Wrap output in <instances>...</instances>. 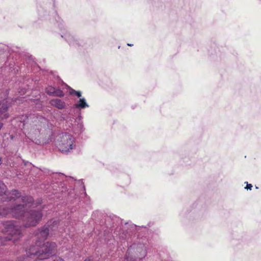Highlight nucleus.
I'll use <instances>...</instances> for the list:
<instances>
[{"instance_id": "4", "label": "nucleus", "mask_w": 261, "mask_h": 261, "mask_svg": "<svg viewBox=\"0 0 261 261\" xmlns=\"http://www.w3.org/2000/svg\"><path fill=\"white\" fill-rule=\"evenodd\" d=\"M4 232L6 235L7 240L13 242L18 240L22 236L21 227L13 221L6 223Z\"/></svg>"}, {"instance_id": "19", "label": "nucleus", "mask_w": 261, "mask_h": 261, "mask_svg": "<svg viewBox=\"0 0 261 261\" xmlns=\"http://www.w3.org/2000/svg\"><path fill=\"white\" fill-rule=\"evenodd\" d=\"M127 45H128V46H133V44H130V43H128V44H127Z\"/></svg>"}, {"instance_id": "17", "label": "nucleus", "mask_w": 261, "mask_h": 261, "mask_svg": "<svg viewBox=\"0 0 261 261\" xmlns=\"http://www.w3.org/2000/svg\"><path fill=\"white\" fill-rule=\"evenodd\" d=\"M247 183V186L246 187H245V189H247V190H251V188L252 187V186L251 184H248L247 182H246Z\"/></svg>"}, {"instance_id": "10", "label": "nucleus", "mask_w": 261, "mask_h": 261, "mask_svg": "<svg viewBox=\"0 0 261 261\" xmlns=\"http://www.w3.org/2000/svg\"><path fill=\"white\" fill-rule=\"evenodd\" d=\"M46 92L50 95L58 97H63L64 94L63 92L60 89H57L55 88L48 86L46 89Z\"/></svg>"}, {"instance_id": "21", "label": "nucleus", "mask_w": 261, "mask_h": 261, "mask_svg": "<svg viewBox=\"0 0 261 261\" xmlns=\"http://www.w3.org/2000/svg\"><path fill=\"white\" fill-rule=\"evenodd\" d=\"M2 164V159H1V158H0V165H1Z\"/></svg>"}, {"instance_id": "7", "label": "nucleus", "mask_w": 261, "mask_h": 261, "mask_svg": "<svg viewBox=\"0 0 261 261\" xmlns=\"http://www.w3.org/2000/svg\"><path fill=\"white\" fill-rule=\"evenodd\" d=\"M40 121L41 123H46V120L43 117L35 118V124L33 126H31L30 132L29 133L31 137H35L39 134L40 129V127L41 126V125L39 124V122Z\"/></svg>"}, {"instance_id": "5", "label": "nucleus", "mask_w": 261, "mask_h": 261, "mask_svg": "<svg viewBox=\"0 0 261 261\" xmlns=\"http://www.w3.org/2000/svg\"><path fill=\"white\" fill-rule=\"evenodd\" d=\"M74 138L67 133L60 134L57 139V145L62 152H68L75 146Z\"/></svg>"}, {"instance_id": "18", "label": "nucleus", "mask_w": 261, "mask_h": 261, "mask_svg": "<svg viewBox=\"0 0 261 261\" xmlns=\"http://www.w3.org/2000/svg\"><path fill=\"white\" fill-rule=\"evenodd\" d=\"M17 261H27V259L24 257H22V258L18 259Z\"/></svg>"}, {"instance_id": "13", "label": "nucleus", "mask_w": 261, "mask_h": 261, "mask_svg": "<svg viewBox=\"0 0 261 261\" xmlns=\"http://www.w3.org/2000/svg\"><path fill=\"white\" fill-rule=\"evenodd\" d=\"M69 94L71 95L74 94L76 96H77L78 97H81L82 96V93L80 91H75V90H73V89H70Z\"/></svg>"}, {"instance_id": "8", "label": "nucleus", "mask_w": 261, "mask_h": 261, "mask_svg": "<svg viewBox=\"0 0 261 261\" xmlns=\"http://www.w3.org/2000/svg\"><path fill=\"white\" fill-rule=\"evenodd\" d=\"M15 158L14 157H11L9 159H8L7 162H6V165L9 166L11 167H15L17 168L18 167L19 165H20L21 166H27L29 167H31L32 165L29 162H24L20 158H16V161H14Z\"/></svg>"}, {"instance_id": "11", "label": "nucleus", "mask_w": 261, "mask_h": 261, "mask_svg": "<svg viewBox=\"0 0 261 261\" xmlns=\"http://www.w3.org/2000/svg\"><path fill=\"white\" fill-rule=\"evenodd\" d=\"M89 107V106L84 98H80L77 102L73 105V108L80 109H84Z\"/></svg>"}, {"instance_id": "16", "label": "nucleus", "mask_w": 261, "mask_h": 261, "mask_svg": "<svg viewBox=\"0 0 261 261\" xmlns=\"http://www.w3.org/2000/svg\"><path fill=\"white\" fill-rule=\"evenodd\" d=\"M71 37H70L69 35H65V39L66 40L69 42V43H71L70 39H71Z\"/></svg>"}, {"instance_id": "20", "label": "nucleus", "mask_w": 261, "mask_h": 261, "mask_svg": "<svg viewBox=\"0 0 261 261\" xmlns=\"http://www.w3.org/2000/svg\"><path fill=\"white\" fill-rule=\"evenodd\" d=\"M84 261H91L89 258L86 259Z\"/></svg>"}, {"instance_id": "2", "label": "nucleus", "mask_w": 261, "mask_h": 261, "mask_svg": "<svg viewBox=\"0 0 261 261\" xmlns=\"http://www.w3.org/2000/svg\"><path fill=\"white\" fill-rule=\"evenodd\" d=\"M48 222L42 229L36 233V245L32 246L27 250V256L34 255L36 256L39 260L46 259L48 258L53 254L55 253L57 245L54 242H47L41 245V242L46 239L49 231L53 229V226H51Z\"/></svg>"}, {"instance_id": "14", "label": "nucleus", "mask_w": 261, "mask_h": 261, "mask_svg": "<svg viewBox=\"0 0 261 261\" xmlns=\"http://www.w3.org/2000/svg\"><path fill=\"white\" fill-rule=\"evenodd\" d=\"M9 240H7V236L6 237H0V245H4L6 244L7 241Z\"/></svg>"}, {"instance_id": "22", "label": "nucleus", "mask_w": 261, "mask_h": 261, "mask_svg": "<svg viewBox=\"0 0 261 261\" xmlns=\"http://www.w3.org/2000/svg\"><path fill=\"white\" fill-rule=\"evenodd\" d=\"M26 93V91H24V92H23L22 94H24V93Z\"/></svg>"}, {"instance_id": "12", "label": "nucleus", "mask_w": 261, "mask_h": 261, "mask_svg": "<svg viewBox=\"0 0 261 261\" xmlns=\"http://www.w3.org/2000/svg\"><path fill=\"white\" fill-rule=\"evenodd\" d=\"M50 103L59 109H63L65 107V102L60 99H53L50 101Z\"/></svg>"}, {"instance_id": "15", "label": "nucleus", "mask_w": 261, "mask_h": 261, "mask_svg": "<svg viewBox=\"0 0 261 261\" xmlns=\"http://www.w3.org/2000/svg\"><path fill=\"white\" fill-rule=\"evenodd\" d=\"M53 261H65V260L62 258H61L59 256H55L54 257Z\"/></svg>"}, {"instance_id": "6", "label": "nucleus", "mask_w": 261, "mask_h": 261, "mask_svg": "<svg viewBox=\"0 0 261 261\" xmlns=\"http://www.w3.org/2000/svg\"><path fill=\"white\" fill-rule=\"evenodd\" d=\"M22 206L21 205L16 206H10L7 204L0 205V216H6L8 214L11 215L15 218H20L22 216L23 210H21Z\"/></svg>"}, {"instance_id": "1", "label": "nucleus", "mask_w": 261, "mask_h": 261, "mask_svg": "<svg viewBox=\"0 0 261 261\" xmlns=\"http://www.w3.org/2000/svg\"><path fill=\"white\" fill-rule=\"evenodd\" d=\"M7 187L5 184L0 180V195H4L3 201L17 200L18 202H22V204H18L22 206L21 210H23L22 216L25 221V227L33 226L36 225L42 218V214L40 211L31 210L29 212H25L28 207H30V204L33 201L31 196H22L21 194L16 190H12L10 192H6ZM17 204L7 205L16 206Z\"/></svg>"}, {"instance_id": "3", "label": "nucleus", "mask_w": 261, "mask_h": 261, "mask_svg": "<svg viewBox=\"0 0 261 261\" xmlns=\"http://www.w3.org/2000/svg\"><path fill=\"white\" fill-rule=\"evenodd\" d=\"M146 248L143 243H134L127 250L122 261H137L143 259L146 255Z\"/></svg>"}, {"instance_id": "9", "label": "nucleus", "mask_w": 261, "mask_h": 261, "mask_svg": "<svg viewBox=\"0 0 261 261\" xmlns=\"http://www.w3.org/2000/svg\"><path fill=\"white\" fill-rule=\"evenodd\" d=\"M10 106V100L7 98H0V118L5 119L8 117L7 113L8 108Z\"/></svg>"}]
</instances>
